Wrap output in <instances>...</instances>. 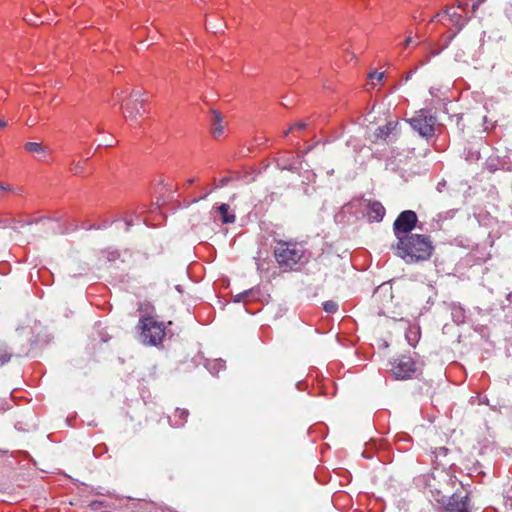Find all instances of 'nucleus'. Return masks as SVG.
I'll use <instances>...</instances> for the list:
<instances>
[{"mask_svg":"<svg viewBox=\"0 0 512 512\" xmlns=\"http://www.w3.org/2000/svg\"><path fill=\"white\" fill-rule=\"evenodd\" d=\"M274 258L284 272L298 271L308 263L310 254L303 243L295 240H275Z\"/></svg>","mask_w":512,"mask_h":512,"instance_id":"f257e3e1","label":"nucleus"},{"mask_svg":"<svg viewBox=\"0 0 512 512\" xmlns=\"http://www.w3.org/2000/svg\"><path fill=\"white\" fill-rule=\"evenodd\" d=\"M394 248L396 255L409 264L428 260L434 251L430 237L421 234L399 238Z\"/></svg>","mask_w":512,"mask_h":512,"instance_id":"f03ea898","label":"nucleus"},{"mask_svg":"<svg viewBox=\"0 0 512 512\" xmlns=\"http://www.w3.org/2000/svg\"><path fill=\"white\" fill-rule=\"evenodd\" d=\"M141 341L146 345L157 346L165 337V326L152 316H143L139 320Z\"/></svg>","mask_w":512,"mask_h":512,"instance_id":"7ed1b4c3","label":"nucleus"},{"mask_svg":"<svg viewBox=\"0 0 512 512\" xmlns=\"http://www.w3.org/2000/svg\"><path fill=\"white\" fill-rule=\"evenodd\" d=\"M436 122L437 118L426 109L416 111L409 119V124L413 130L426 139L432 138L435 135Z\"/></svg>","mask_w":512,"mask_h":512,"instance_id":"20e7f679","label":"nucleus"},{"mask_svg":"<svg viewBox=\"0 0 512 512\" xmlns=\"http://www.w3.org/2000/svg\"><path fill=\"white\" fill-rule=\"evenodd\" d=\"M459 8L460 6L458 8L449 7L442 13H437L431 19V21L438 19L439 22L447 26L450 30L454 28L452 33L447 37V42L445 46H447L451 42V40L463 29V27L467 23V19L464 18L462 14L458 12Z\"/></svg>","mask_w":512,"mask_h":512,"instance_id":"39448f33","label":"nucleus"},{"mask_svg":"<svg viewBox=\"0 0 512 512\" xmlns=\"http://www.w3.org/2000/svg\"><path fill=\"white\" fill-rule=\"evenodd\" d=\"M436 500L443 505L447 512H470V500L468 494L463 490L456 491L449 497L442 495Z\"/></svg>","mask_w":512,"mask_h":512,"instance_id":"423d86ee","label":"nucleus"},{"mask_svg":"<svg viewBox=\"0 0 512 512\" xmlns=\"http://www.w3.org/2000/svg\"><path fill=\"white\" fill-rule=\"evenodd\" d=\"M418 222L417 214L412 210L402 211L393 223V232L397 240L409 236Z\"/></svg>","mask_w":512,"mask_h":512,"instance_id":"0eeeda50","label":"nucleus"},{"mask_svg":"<svg viewBox=\"0 0 512 512\" xmlns=\"http://www.w3.org/2000/svg\"><path fill=\"white\" fill-rule=\"evenodd\" d=\"M144 92L140 89H134L125 102H121V106L125 108L127 120H136L138 116H142L145 112V100L142 98Z\"/></svg>","mask_w":512,"mask_h":512,"instance_id":"6e6552de","label":"nucleus"},{"mask_svg":"<svg viewBox=\"0 0 512 512\" xmlns=\"http://www.w3.org/2000/svg\"><path fill=\"white\" fill-rule=\"evenodd\" d=\"M390 371L396 379H409L417 371L416 362L410 356L401 355L391 363Z\"/></svg>","mask_w":512,"mask_h":512,"instance_id":"1a4fd4ad","label":"nucleus"},{"mask_svg":"<svg viewBox=\"0 0 512 512\" xmlns=\"http://www.w3.org/2000/svg\"><path fill=\"white\" fill-rule=\"evenodd\" d=\"M276 165L281 170L296 172L300 169L301 163L291 152H285L276 159Z\"/></svg>","mask_w":512,"mask_h":512,"instance_id":"9d476101","label":"nucleus"},{"mask_svg":"<svg viewBox=\"0 0 512 512\" xmlns=\"http://www.w3.org/2000/svg\"><path fill=\"white\" fill-rule=\"evenodd\" d=\"M435 471L437 475L435 474V472H433L431 474L428 473L416 476L414 478L415 485L421 489L430 488L432 490L434 488L435 490H437V488L432 484V480H435L436 477L447 476V474L444 470H438L437 468H435Z\"/></svg>","mask_w":512,"mask_h":512,"instance_id":"9b49d317","label":"nucleus"},{"mask_svg":"<svg viewBox=\"0 0 512 512\" xmlns=\"http://www.w3.org/2000/svg\"><path fill=\"white\" fill-rule=\"evenodd\" d=\"M366 216L370 222H380L383 220L386 210L379 201H368L366 206Z\"/></svg>","mask_w":512,"mask_h":512,"instance_id":"f8f14e48","label":"nucleus"},{"mask_svg":"<svg viewBox=\"0 0 512 512\" xmlns=\"http://www.w3.org/2000/svg\"><path fill=\"white\" fill-rule=\"evenodd\" d=\"M225 125L219 111L213 110L211 113V132L215 139L224 135Z\"/></svg>","mask_w":512,"mask_h":512,"instance_id":"ddd939ff","label":"nucleus"},{"mask_svg":"<svg viewBox=\"0 0 512 512\" xmlns=\"http://www.w3.org/2000/svg\"><path fill=\"white\" fill-rule=\"evenodd\" d=\"M449 309L451 311L452 321L456 325H461L466 322V310L459 303H450Z\"/></svg>","mask_w":512,"mask_h":512,"instance_id":"4468645a","label":"nucleus"},{"mask_svg":"<svg viewBox=\"0 0 512 512\" xmlns=\"http://www.w3.org/2000/svg\"><path fill=\"white\" fill-rule=\"evenodd\" d=\"M189 416V411L182 408H176L173 416L169 417V422L173 427H183Z\"/></svg>","mask_w":512,"mask_h":512,"instance_id":"2eb2a0df","label":"nucleus"},{"mask_svg":"<svg viewBox=\"0 0 512 512\" xmlns=\"http://www.w3.org/2000/svg\"><path fill=\"white\" fill-rule=\"evenodd\" d=\"M218 213L221 216V220L224 224L234 223L236 216L230 211V206L226 203H222L217 207Z\"/></svg>","mask_w":512,"mask_h":512,"instance_id":"dca6fc26","label":"nucleus"},{"mask_svg":"<svg viewBox=\"0 0 512 512\" xmlns=\"http://www.w3.org/2000/svg\"><path fill=\"white\" fill-rule=\"evenodd\" d=\"M24 148L26 151L36 154H46V152L48 151L47 147L37 142H27L24 145Z\"/></svg>","mask_w":512,"mask_h":512,"instance_id":"f3484780","label":"nucleus"},{"mask_svg":"<svg viewBox=\"0 0 512 512\" xmlns=\"http://www.w3.org/2000/svg\"><path fill=\"white\" fill-rule=\"evenodd\" d=\"M86 161H87V159L83 160V161H81V160L76 161L73 159L71 161L70 167H69L70 172L73 173L74 175H79V174L83 173Z\"/></svg>","mask_w":512,"mask_h":512,"instance_id":"a211bd4d","label":"nucleus"},{"mask_svg":"<svg viewBox=\"0 0 512 512\" xmlns=\"http://www.w3.org/2000/svg\"><path fill=\"white\" fill-rule=\"evenodd\" d=\"M394 124L392 122H388L386 125L381 126L377 129V136L381 138H386L394 129Z\"/></svg>","mask_w":512,"mask_h":512,"instance_id":"6ab92c4d","label":"nucleus"},{"mask_svg":"<svg viewBox=\"0 0 512 512\" xmlns=\"http://www.w3.org/2000/svg\"><path fill=\"white\" fill-rule=\"evenodd\" d=\"M323 309L327 313H335L338 311V304L335 301L329 300L323 303Z\"/></svg>","mask_w":512,"mask_h":512,"instance_id":"aec40b11","label":"nucleus"},{"mask_svg":"<svg viewBox=\"0 0 512 512\" xmlns=\"http://www.w3.org/2000/svg\"><path fill=\"white\" fill-rule=\"evenodd\" d=\"M308 126V124L306 122H297L295 124H293L287 131L284 132V136H287L290 132L294 131V130H304L306 129V127Z\"/></svg>","mask_w":512,"mask_h":512,"instance_id":"412c9836","label":"nucleus"},{"mask_svg":"<svg viewBox=\"0 0 512 512\" xmlns=\"http://www.w3.org/2000/svg\"><path fill=\"white\" fill-rule=\"evenodd\" d=\"M104 256L108 261H115L120 257V254L117 250H105L103 251Z\"/></svg>","mask_w":512,"mask_h":512,"instance_id":"4be33fe9","label":"nucleus"},{"mask_svg":"<svg viewBox=\"0 0 512 512\" xmlns=\"http://www.w3.org/2000/svg\"><path fill=\"white\" fill-rule=\"evenodd\" d=\"M232 181V177L225 176L219 179L218 183L213 184V189H218L227 186Z\"/></svg>","mask_w":512,"mask_h":512,"instance_id":"5701e85b","label":"nucleus"},{"mask_svg":"<svg viewBox=\"0 0 512 512\" xmlns=\"http://www.w3.org/2000/svg\"><path fill=\"white\" fill-rule=\"evenodd\" d=\"M110 225H111V222H104L102 225H97V224L87 225V224H83L82 228L86 229V230H91V229L99 230V229H105V228L109 227Z\"/></svg>","mask_w":512,"mask_h":512,"instance_id":"b1692460","label":"nucleus"},{"mask_svg":"<svg viewBox=\"0 0 512 512\" xmlns=\"http://www.w3.org/2000/svg\"><path fill=\"white\" fill-rule=\"evenodd\" d=\"M255 292L254 289L245 290L234 296V302L239 303L241 301L246 300V294H253Z\"/></svg>","mask_w":512,"mask_h":512,"instance_id":"393cba45","label":"nucleus"},{"mask_svg":"<svg viewBox=\"0 0 512 512\" xmlns=\"http://www.w3.org/2000/svg\"><path fill=\"white\" fill-rule=\"evenodd\" d=\"M11 354L6 349H0V366L9 362L11 359Z\"/></svg>","mask_w":512,"mask_h":512,"instance_id":"a878e982","label":"nucleus"},{"mask_svg":"<svg viewBox=\"0 0 512 512\" xmlns=\"http://www.w3.org/2000/svg\"><path fill=\"white\" fill-rule=\"evenodd\" d=\"M12 191H13V187L11 185L0 182V199L5 197V195L8 192H12Z\"/></svg>","mask_w":512,"mask_h":512,"instance_id":"bb28decb","label":"nucleus"},{"mask_svg":"<svg viewBox=\"0 0 512 512\" xmlns=\"http://www.w3.org/2000/svg\"><path fill=\"white\" fill-rule=\"evenodd\" d=\"M448 451L449 450L446 447H438L435 449L433 454L435 455V459H438L439 457L446 456Z\"/></svg>","mask_w":512,"mask_h":512,"instance_id":"cd10ccee","label":"nucleus"},{"mask_svg":"<svg viewBox=\"0 0 512 512\" xmlns=\"http://www.w3.org/2000/svg\"><path fill=\"white\" fill-rule=\"evenodd\" d=\"M504 498L506 499V505L512 508V486L506 490Z\"/></svg>","mask_w":512,"mask_h":512,"instance_id":"c85d7f7f","label":"nucleus"},{"mask_svg":"<svg viewBox=\"0 0 512 512\" xmlns=\"http://www.w3.org/2000/svg\"><path fill=\"white\" fill-rule=\"evenodd\" d=\"M384 77V72H377V71H374L372 73L369 74V78L370 79H377L378 81H381Z\"/></svg>","mask_w":512,"mask_h":512,"instance_id":"c756f323","label":"nucleus"},{"mask_svg":"<svg viewBox=\"0 0 512 512\" xmlns=\"http://www.w3.org/2000/svg\"><path fill=\"white\" fill-rule=\"evenodd\" d=\"M215 189H213V186L210 189H204V193L202 196L199 197V199H205L209 194H211Z\"/></svg>","mask_w":512,"mask_h":512,"instance_id":"7c9ffc66","label":"nucleus"},{"mask_svg":"<svg viewBox=\"0 0 512 512\" xmlns=\"http://www.w3.org/2000/svg\"><path fill=\"white\" fill-rule=\"evenodd\" d=\"M255 290V292L253 294H246V299H252V298H255L256 295L258 294L259 290L257 288H253Z\"/></svg>","mask_w":512,"mask_h":512,"instance_id":"2f4dec72","label":"nucleus"},{"mask_svg":"<svg viewBox=\"0 0 512 512\" xmlns=\"http://www.w3.org/2000/svg\"><path fill=\"white\" fill-rule=\"evenodd\" d=\"M413 43L412 37H407L404 41V47H408L410 44Z\"/></svg>","mask_w":512,"mask_h":512,"instance_id":"473e14b6","label":"nucleus"},{"mask_svg":"<svg viewBox=\"0 0 512 512\" xmlns=\"http://www.w3.org/2000/svg\"><path fill=\"white\" fill-rule=\"evenodd\" d=\"M131 226H132V220H126L125 221V231H129Z\"/></svg>","mask_w":512,"mask_h":512,"instance_id":"72a5a7b5","label":"nucleus"},{"mask_svg":"<svg viewBox=\"0 0 512 512\" xmlns=\"http://www.w3.org/2000/svg\"><path fill=\"white\" fill-rule=\"evenodd\" d=\"M445 185H446L445 181L439 182L438 185H437V190L439 192H441L443 187H445Z\"/></svg>","mask_w":512,"mask_h":512,"instance_id":"f704fd0d","label":"nucleus"},{"mask_svg":"<svg viewBox=\"0 0 512 512\" xmlns=\"http://www.w3.org/2000/svg\"><path fill=\"white\" fill-rule=\"evenodd\" d=\"M412 74L413 71H409L402 81L407 82L412 77Z\"/></svg>","mask_w":512,"mask_h":512,"instance_id":"c9c22d12","label":"nucleus"},{"mask_svg":"<svg viewBox=\"0 0 512 512\" xmlns=\"http://www.w3.org/2000/svg\"><path fill=\"white\" fill-rule=\"evenodd\" d=\"M195 182H196V179H195V178H190V179H188L187 184H188V185H192V184H194Z\"/></svg>","mask_w":512,"mask_h":512,"instance_id":"e433bc0d","label":"nucleus"},{"mask_svg":"<svg viewBox=\"0 0 512 512\" xmlns=\"http://www.w3.org/2000/svg\"><path fill=\"white\" fill-rule=\"evenodd\" d=\"M6 125L7 123L4 120L0 119V129L4 128Z\"/></svg>","mask_w":512,"mask_h":512,"instance_id":"4c0bfd02","label":"nucleus"},{"mask_svg":"<svg viewBox=\"0 0 512 512\" xmlns=\"http://www.w3.org/2000/svg\"><path fill=\"white\" fill-rule=\"evenodd\" d=\"M507 300L512 303V292L507 295Z\"/></svg>","mask_w":512,"mask_h":512,"instance_id":"58836bf2","label":"nucleus"},{"mask_svg":"<svg viewBox=\"0 0 512 512\" xmlns=\"http://www.w3.org/2000/svg\"><path fill=\"white\" fill-rule=\"evenodd\" d=\"M461 58H462L461 53L456 54V59H457V60H460Z\"/></svg>","mask_w":512,"mask_h":512,"instance_id":"ea45409f","label":"nucleus"},{"mask_svg":"<svg viewBox=\"0 0 512 512\" xmlns=\"http://www.w3.org/2000/svg\"><path fill=\"white\" fill-rule=\"evenodd\" d=\"M461 58H462L461 53L456 54V59H457V60H460Z\"/></svg>","mask_w":512,"mask_h":512,"instance_id":"a19ab883","label":"nucleus"},{"mask_svg":"<svg viewBox=\"0 0 512 512\" xmlns=\"http://www.w3.org/2000/svg\"><path fill=\"white\" fill-rule=\"evenodd\" d=\"M477 6H478V3H474V4L472 5V9H473V10H475V9L477 8Z\"/></svg>","mask_w":512,"mask_h":512,"instance_id":"79ce46f5","label":"nucleus"},{"mask_svg":"<svg viewBox=\"0 0 512 512\" xmlns=\"http://www.w3.org/2000/svg\"><path fill=\"white\" fill-rule=\"evenodd\" d=\"M384 287H385V284H382V285H380V286L378 287V289H377V290L383 289Z\"/></svg>","mask_w":512,"mask_h":512,"instance_id":"37998d69","label":"nucleus"},{"mask_svg":"<svg viewBox=\"0 0 512 512\" xmlns=\"http://www.w3.org/2000/svg\"><path fill=\"white\" fill-rule=\"evenodd\" d=\"M35 222H37V220H35ZM34 223V221H29L28 224H32Z\"/></svg>","mask_w":512,"mask_h":512,"instance_id":"c03bdc74","label":"nucleus"}]
</instances>
